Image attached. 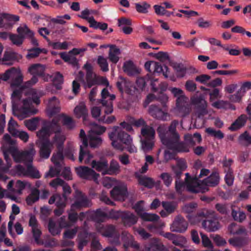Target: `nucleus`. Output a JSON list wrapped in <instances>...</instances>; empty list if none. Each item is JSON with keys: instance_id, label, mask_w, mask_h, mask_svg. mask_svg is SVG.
Returning a JSON list of instances; mask_svg holds the SVG:
<instances>
[{"instance_id": "nucleus-1", "label": "nucleus", "mask_w": 251, "mask_h": 251, "mask_svg": "<svg viewBox=\"0 0 251 251\" xmlns=\"http://www.w3.org/2000/svg\"><path fill=\"white\" fill-rule=\"evenodd\" d=\"M3 154L5 159L8 163L7 153H9L12 156L16 162H23L27 165L25 169L21 165H18L15 167V173L20 176H29L33 178H39L41 177L39 172L32 165L33 157L36 151L33 147L24 151H19L15 145V141L11 139V137L7 134L3 137Z\"/></svg>"}, {"instance_id": "nucleus-2", "label": "nucleus", "mask_w": 251, "mask_h": 251, "mask_svg": "<svg viewBox=\"0 0 251 251\" xmlns=\"http://www.w3.org/2000/svg\"><path fill=\"white\" fill-rule=\"evenodd\" d=\"M41 96V92L33 88L14 91L11 95L13 114L20 120L36 114L37 110L32 103L39 104Z\"/></svg>"}, {"instance_id": "nucleus-3", "label": "nucleus", "mask_w": 251, "mask_h": 251, "mask_svg": "<svg viewBox=\"0 0 251 251\" xmlns=\"http://www.w3.org/2000/svg\"><path fill=\"white\" fill-rule=\"evenodd\" d=\"M108 136L111 141V145L115 149L122 151L125 149L123 146L125 145L129 152H137V149L133 144L132 138L125 132L121 127L114 126L112 131L108 134Z\"/></svg>"}, {"instance_id": "nucleus-4", "label": "nucleus", "mask_w": 251, "mask_h": 251, "mask_svg": "<svg viewBox=\"0 0 251 251\" xmlns=\"http://www.w3.org/2000/svg\"><path fill=\"white\" fill-rule=\"evenodd\" d=\"M220 180L219 174L212 173L209 176L200 182L198 178L191 179L187 184V188L189 192L193 193H204L208 190V187H214L218 185Z\"/></svg>"}, {"instance_id": "nucleus-5", "label": "nucleus", "mask_w": 251, "mask_h": 251, "mask_svg": "<svg viewBox=\"0 0 251 251\" xmlns=\"http://www.w3.org/2000/svg\"><path fill=\"white\" fill-rule=\"evenodd\" d=\"M165 130L166 128L164 126L160 127L158 129L159 137L162 143L164 146L168 149L176 152H187L189 151L190 147L185 141V142H180V139H175L174 140H168L164 134Z\"/></svg>"}, {"instance_id": "nucleus-6", "label": "nucleus", "mask_w": 251, "mask_h": 251, "mask_svg": "<svg viewBox=\"0 0 251 251\" xmlns=\"http://www.w3.org/2000/svg\"><path fill=\"white\" fill-rule=\"evenodd\" d=\"M142 148L144 151L151 150L154 146L155 130L149 126H144L141 130Z\"/></svg>"}, {"instance_id": "nucleus-7", "label": "nucleus", "mask_w": 251, "mask_h": 251, "mask_svg": "<svg viewBox=\"0 0 251 251\" xmlns=\"http://www.w3.org/2000/svg\"><path fill=\"white\" fill-rule=\"evenodd\" d=\"M2 80L7 81L10 79L11 87L20 86L23 81L24 76L19 68L12 67L1 74Z\"/></svg>"}, {"instance_id": "nucleus-8", "label": "nucleus", "mask_w": 251, "mask_h": 251, "mask_svg": "<svg viewBox=\"0 0 251 251\" xmlns=\"http://www.w3.org/2000/svg\"><path fill=\"white\" fill-rule=\"evenodd\" d=\"M59 119L58 118H54L51 122L48 123L40 130L37 133V135L39 138L42 140L47 141L50 135L54 132L55 134H62L60 132V126L59 124ZM56 135H55V136Z\"/></svg>"}, {"instance_id": "nucleus-9", "label": "nucleus", "mask_w": 251, "mask_h": 251, "mask_svg": "<svg viewBox=\"0 0 251 251\" xmlns=\"http://www.w3.org/2000/svg\"><path fill=\"white\" fill-rule=\"evenodd\" d=\"M91 126V128L88 135L89 142L91 147L95 148L101 144L102 140L100 135L104 133L106 128L94 123Z\"/></svg>"}, {"instance_id": "nucleus-10", "label": "nucleus", "mask_w": 251, "mask_h": 251, "mask_svg": "<svg viewBox=\"0 0 251 251\" xmlns=\"http://www.w3.org/2000/svg\"><path fill=\"white\" fill-rule=\"evenodd\" d=\"M65 139L66 137L63 134H56L54 136L53 143L56 144L58 151L53 154L51 160L56 166H60L63 159V145Z\"/></svg>"}, {"instance_id": "nucleus-11", "label": "nucleus", "mask_w": 251, "mask_h": 251, "mask_svg": "<svg viewBox=\"0 0 251 251\" xmlns=\"http://www.w3.org/2000/svg\"><path fill=\"white\" fill-rule=\"evenodd\" d=\"M90 237L93 239L91 243V247L96 250H101L102 248L101 245L99 240L96 238V234L88 233L86 232L80 233L78 236V249L82 250L84 246L88 243Z\"/></svg>"}, {"instance_id": "nucleus-12", "label": "nucleus", "mask_w": 251, "mask_h": 251, "mask_svg": "<svg viewBox=\"0 0 251 251\" xmlns=\"http://www.w3.org/2000/svg\"><path fill=\"white\" fill-rule=\"evenodd\" d=\"M98 232L103 236L113 238L112 243L119 244V233L113 225L103 226L99 224L96 226Z\"/></svg>"}, {"instance_id": "nucleus-13", "label": "nucleus", "mask_w": 251, "mask_h": 251, "mask_svg": "<svg viewBox=\"0 0 251 251\" xmlns=\"http://www.w3.org/2000/svg\"><path fill=\"white\" fill-rule=\"evenodd\" d=\"M101 99L100 102L102 104V109L106 114H111L113 111L112 101L115 99V95L109 94L108 90L104 88L101 93Z\"/></svg>"}, {"instance_id": "nucleus-14", "label": "nucleus", "mask_w": 251, "mask_h": 251, "mask_svg": "<svg viewBox=\"0 0 251 251\" xmlns=\"http://www.w3.org/2000/svg\"><path fill=\"white\" fill-rule=\"evenodd\" d=\"M192 104L196 106L195 115L199 118H201L208 113L207 110V104L203 97L193 96L191 98Z\"/></svg>"}, {"instance_id": "nucleus-15", "label": "nucleus", "mask_w": 251, "mask_h": 251, "mask_svg": "<svg viewBox=\"0 0 251 251\" xmlns=\"http://www.w3.org/2000/svg\"><path fill=\"white\" fill-rule=\"evenodd\" d=\"M75 201L71 205L72 210H75L82 207H89L92 203L84 194L81 192L76 190L75 192Z\"/></svg>"}, {"instance_id": "nucleus-16", "label": "nucleus", "mask_w": 251, "mask_h": 251, "mask_svg": "<svg viewBox=\"0 0 251 251\" xmlns=\"http://www.w3.org/2000/svg\"><path fill=\"white\" fill-rule=\"evenodd\" d=\"M77 175L81 178L85 179H93L98 183L99 174L96 173L93 170L85 166H80L75 168Z\"/></svg>"}, {"instance_id": "nucleus-17", "label": "nucleus", "mask_w": 251, "mask_h": 251, "mask_svg": "<svg viewBox=\"0 0 251 251\" xmlns=\"http://www.w3.org/2000/svg\"><path fill=\"white\" fill-rule=\"evenodd\" d=\"M188 100L178 99L176 102V107L173 110L175 114L177 116L184 117L189 115L191 111V107L188 103Z\"/></svg>"}, {"instance_id": "nucleus-18", "label": "nucleus", "mask_w": 251, "mask_h": 251, "mask_svg": "<svg viewBox=\"0 0 251 251\" xmlns=\"http://www.w3.org/2000/svg\"><path fill=\"white\" fill-rule=\"evenodd\" d=\"M178 124V122L177 121L174 120L171 123V124L170 125L168 128L165 125H161L158 127L157 129V131L158 134L159 135V132L158 131L159 128L161 126H164L166 128L165 131L164 132V134L165 135L166 138L168 140H174L175 139H179V135L176 131V127Z\"/></svg>"}, {"instance_id": "nucleus-19", "label": "nucleus", "mask_w": 251, "mask_h": 251, "mask_svg": "<svg viewBox=\"0 0 251 251\" xmlns=\"http://www.w3.org/2000/svg\"><path fill=\"white\" fill-rule=\"evenodd\" d=\"M188 223L181 216H177L170 226L172 232L183 233L188 228Z\"/></svg>"}, {"instance_id": "nucleus-20", "label": "nucleus", "mask_w": 251, "mask_h": 251, "mask_svg": "<svg viewBox=\"0 0 251 251\" xmlns=\"http://www.w3.org/2000/svg\"><path fill=\"white\" fill-rule=\"evenodd\" d=\"M84 68L86 70V81H83V84L85 88H91L97 83V76L93 73L92 66L89 63H86Z\"/></svg>"}, {"instance_id": "nucleus-21", "label": "nucleus", "mask_w": 251, "mask_h": 251, "mask_svg": "<svg viewBox=\"0 0 251 251\" xmlns=\"http://www.w3.org/2000/svg\"><path fill=\"white\" fill-rule=\"evenodd\" d=\"M26 183V182L21 180H17L16 182L13 180H10L7 186V190L16 197V196L22 194V191L25 188Z\"/></svg>"}, {"instance_id": "nucleus-22", "label": "nucleus", "mask_w": 251, "mask_h": 251, "mask_svg": "<svg viewBox=\"0 0 251 251\" xmlns=\"http://www.w3.org/2000/svg\"><path fill=\"white\" fill-rule=\"evenodd\" d=\"M111 197L116 201H124L127 196L126 187L121 185L115 187L110 192Z\"/></svg>"}, {"instance_id": "nucleus-23", "label": "nucleus", "mask_w": 251, "mask_h": 251, "mask_svg": "<svg viewBox=\"0 0 251 251\" xmlns=\"http://www.w3.org/2000/svg\"><path fill=\"white\" fill-rule=\"evenodd\" d=\"M47 113L50 116L57 114L60 110V103L58 100L55 97L49 100L47 104Z\"/></svg>"}, {"instance_id": "nucleus-24", "label": "nucleus", "mask_w": 251, "mask_h": 251, "mask_svg": "<svg viewBox=\"0 0 251 251\" xmlns=\"http://www.w3.org/2000/svg\"><path fill=\"white\" fill-rule=\"evenodd\" d=\"M29 225L31 227L33 236L36 243H42L40 241V237L41 235V231L39 228L37 221L34 215H31L30 217Z\"/></svg>"}, {"instance_id": "nucleus-25", "label": "nucleus", "mask_w": 251, "mask_h": 251, "mask_svg": "<svg viewBox=\"0 0 251 251\" xmlns=\"http://www.w3.org/2000/svg\"><path fill=\"white\" fill-rule=\"evenodd\" d=\"M52 149V142L49 140L43 141L40 146L39 154L40 157L43 159L48 158Z\"/></svg>"}, {"instance_id": "nucleus-26", "label": "nucleus", "mask_w": 251, "mask_h": 251, "mask_svg": "<svg viewBox=\"0 0 251 251\" xmlns=\"http://www.w3.org/2000/svg\"><path fill=\"white\" fill-rule=\"evenodd\" d=\"M232 162L231 160H228L227 161H225L223 163V166L226 173L225 179L226 183L228 186L233 185L234 179L233 171L230 168Z\"/></svg>"}, {"instance_id": "nucleus-27", "label": "nucleus", "mask_w": 251, "mask_h": 251, "mask_svg": "<svg viewBox=\"0 0 251 251\" xmlns=\"http://www.w3.org/2000/svg\"><path fill=\"white\" fill-rule=\"evenodd\" d=\"M202 227L208 232H214L220 228V225L216 218L203 220L201 223Z\"/></svg>"}, {"instance_id": "nucleus-28", "label": "nucleus", "mask_w": 251, "mask_h": 251, "mask_svg": "<svg viewBox=\"0 0 251 251\" xmlns=\"http://www.w3.org/2000/svg\"><path fill=\"white\" fill-rule=\"evenodd\" d=\"M17 32L19 34L25 36V38H29L31 39L32 44L34 46H38V41L34 38V33L31 31L26 25L21 26L17 28Z\"/></svg>"}, {"instance_id": "nucleus-29", "label": "nucleus", "mask_w": 251, "mask_h": 251, "mask_svg": "<svg viewBox=\"0 0 251 251\" xmlns=\"http://www.w3.org/2000/svg\"><path fill=\"white\" fill-rule=\"evenodd\" d=\"M74 113L76 118H82L84 121H85L88 114L85 103L84 102L79 103L74 108Z\"/></svg>"}, {"instance_id": "nucleus-30", "label": "nucleus", "mask_w": 251, "mask_h": 251, "mask_svg": "<svg viewBox=\"0 0 251 251\" xmlns=\"http://www.w3.org/2000/svg\"><path fill=\"white\" fill-rule=\"evenodd\" d=\"M146 251H164L165 246L157 238H153L149 245L145 247Z\"/></svg>"}, {"instance_id": "nucleus-31", "label": "nucleus", "mask_w": 251, "mask_h": 251, "mask_svg": "<svg viewBox=\"0 0 251 251\" xmlns=\"http://www.w3.org/2000/svg\"><path fill=\"white\" fill-rule=\"evenodd\" d=\"M122 220L125 226H131L137 223L138 217L130 212H124L122 216Z\"/></svg>"}, {"instance_id": "nucleus-32", "label": "nucleus", "mask_w": 251, "mask_h": 251, "mask_svg": "<svg viewBox=\"0 0 251 251\" xmlns=\"http://www.w3.org/2000/svg\"><path fill=\"white\" fill-rule=\"evenodd\" d=\"M93 158V155L88 151L87 147L85 148L82 145H80L79 161L80 163L83 162L85 164H89Z\"/></svg>"}, {"instance_id": "nucleus-33", "label": "nucleus", "mask_w": 251, "mask_h": 251, "mask_svg": "<svg viewBox=\"0 0 251 251\" xmlns=\"http://www.w3.org/2000/svg\"><path fill=\"white\" fill-rule=\"evenodd\" d=\"M107 217L108 213L100 209L90 212V219L97 223L103 222Z\"/></svg>"}, {"instance_id": "nucleus-34", "label": "nucleus", "mask_w": 251, "mask_h": 251, "mask_svg": "<svg viewBox=\"0 0 251 251\" xmlns=\"http://www.w3.org/2000/svg\"><path fill=\"white\" fill-rule=\"evenodd\" d=\"M248 118L246 115H240L228 127V129L232 131L237 130L243 127L247 121Z\"/></svg>"}, {"instance_id": "nucleus-35", "label": "nucleus", "mask_w": 251, "mask_h": 251, "mask_svg": "<svg viewBox=\"0 0 251 251\" xmlns=\"http://www.w3.org/2000/svg\"><path fill=\"white\" fill-rule=\"evenodd\" d=\"M185 141L188 144L190 148L193 147L197 144H199L201 141V137L200 134L195 133L192 135L187 134L184 136Z\"/></svg>"}, {"instance_id": "nucleus-36", "label": "nucleus", "mask_w": 251, "mask_h": 251, "mask_svg": "<svg viewBox=\"0 0 251 251\" xmlns=\"http://www.w3.org/2000/svg\"><path fill=\"white\" fill-rule=\"evenodd\" d=\"M110 49L108 53V59L114 64H116L119 60L121 50L115 45H109Z\"/></svg>"}, {"instance_id": "nucleus-37", "label": "nucleus", "mask_w": 251, "mask_h": 251, "mask_svg": "<svg viewBox=\"0 0 251 251\" xmlns=\"http://www.w3.org/2000/svg\"><path fill=\"white\" fill-rule=\"evenodd\" d=\"M66 200V196L63 195V196L61 197L60 195L55 194L50 198L49 203L51 204L55 202V204L57 207H65Z\"/></svg>"}, {"instance_id": "nucleus-38", "label": "nucleus", "mask_w": 251, "mask_h": 251, "mask_svg": "<svg viewBox=\"0 0 251 251\" xmlns=\"http://www.w3.org/2000/svg\"><path fill=\"white\" fill-rule=\"evenodd\" d=\"M45 70V66L40 64H34L29 67L28 72L32 75H42Z\"/></svg>"}, {"instance_id": "nucleus-39", "label": "nucleus", "mask_w": 251, "mask_h": 251, "mask_svg": "<svg viewBox=\"0 0 251 251\" xmlns=\"http://www.w3.org/2000/svg\"><path fill=\"white\" fill-rule=\"evenodd\" d=\"M91 166L98 172H101L103 175H106L105 172L107 170L108 162L105 160H102L100 161L92 160Z\"/></svg>"}, {"instance_id": "nucleus-40", "label": "nucleus", "mask_w": 251, "mask_h": 251, "mask_svg": "<svg viewBox=\"0 0 251 251\" xmlns=\"http://www.w3.org/2000/svg\"><path fill=\"white\" fill-rule=\"evenodd\" d=\"M123 70L129 75H133L139 73L137 69L131 61H127L124 63Z\"/></svg>"}, {"instance_id": "nucleus-41", "label": "nucleus", "mask_w": 251, "mask_h": 251, "mask_svg": "<svg viewBox=\"0 0 251 251\" xmlns=\"http://www.w3.org/2000/svg\"><path fill=\"white\" fill-rule=\"evenodd\" d=\"M228 242L233 247H242L248 243L249 239L246 237H233L229 239Z\"/></svg>"}, {"instance_id": "nucleus-42", "label": "nucleus", "mask_w": 251, "mask_h": 251, "mask_svg": "<svg viewBox=\"0 0 251 251\" xmlns=\"http://www.w3.org/2000/svg\"><path fill=\"white\" fill-rule=\"evenodd\" d=\"M120 172V165L118 162L115 160H112L110 163V166H107V170L105 173L108 175H117Z\"/></svg>"}, {"instance_id": "nucleus-43", "label": "nucleus", "mask_w": 251, "mask_h": 251, "mask_svg": "<svg viewBox=\"0 0 251 251\" xmlns=\"http://www.w3.org/2000/svg\"><path fill=\"white\" fill-rule=\"evenodd\" d=\"M169 90L173 96L176 98V102L178 101V99H183L184 100H188V98L185 95L183 91L179 88L171 87Z\"/></svg>"}, {"instance_id": "nucleus-44", "label": "nucleus", "mask_w": 251, "mask_h": 251, "mask_svg": "<svg viewBox=\"0 0 251 251\" xmlns=\"http://www.w3.org/2000/svg\"><path fill=\"white\" fill-rule=\"evenodd\" d=\"M60 57L65 62L71 64L74 66H76L77 65V60L76 57L69 52L68 53L62 52L60 53Z\"/></svg>"}, {"instance_id": "nucleus-45", "label": "nucleus", "mask_w": 251, "mask_h": 251, "mask_svg": "<svg viewBox=\"0 0 251 251\" xmlns=\"http://www.w3.org/2000/svg\"><path fill=\"white\" fill-rule=\"evenodd\" d=\"M228 230L232 234H247L246 229L243 227H238L235 223H232L228 226Z\"/></svg>"}, {"instance_id": "nucleus-46", "label": "nucleus", "mask_w": 251, "mask_h": 251, "mask_svg": "<svg viewBox=\"0 0 251 251\" xmlns=\"http://www.w3.org/2000/svg\"><path fill=\"white\" fill-rule=\"evenodd\" d=\"M153 73H162L165 78L168 77V68L164 65L162 66L160 63L155 62V64L153 67Z\"/></svg>"}, {"instance_id": "nucleus-47", "label": "nucleus", "mask_w": 251, "mask_h": 251, "mask_svg": "<svg viewBox=\"0 0 251 251\" xmlns=\"http://www.w3.org/2000/svg\"><path fill=\"white\" fill-rule=\"evenodd\" d=\"M187 168V164L185 160L179 159L177 160V164L176 167H173V171L176 175L178 176L181 171H184Z\"/></svg>"}, {"instance_id": "nucleus-48", "label": "nucleus", "mask_w": 251, "mask_h": 251, "mask_svg": "<svg viewBox=\"0 0 251 251\" xmlns=\"http://www.w3.org/2000/svg\"><path fill=\"white\" fill-rule=\"evenodd\" d=\"M212 106L217 109H226L228 108H232L235 109V107H232L230 104L227 101L223 100H219L213 102L211 104Z\"/></svg>"}, {"instance_id": "nucleus-49", "label": "nucleus", "mask_w": 251, "mask_h": 251, "mask_svg": "<svg viewBox=\"0 0 251 251\" xmlns=\"http://www.w3.org/2000/svg\"><path fill=\"white\" fill-rule=\"evenodd\" d=\"M50 232L53 236L59 234L61 229L52 219H50L48 225Z\"/></svg>"}, {"instance_id": "nucleus-50", "label": "nucleus", "mask_w": 251, "mask_h": 251, "mask_svg": "<svg viewBox=\"0 0 251 251\" xmlns=\"http://www.w3.org/2000/svg\"><path fill=\"white\" fill-rule=\"evenodd\" d=\"M39 196V191L37 189H33L31 193L27 197L26 202L28 205H31L38 200Z\"/></svg>"}, {"instance_id": "nucleus-51", "label": "nucleus", "mask_w": 251, "mask_h": 251, "mask_svg": "<svg viewBox=\"0 0 251 251\" xmlns=\"http://www.w3.org/2000/svg\"><path fill=\"white\" fill-rule=\"evenodd\" d=\"M22 56L13 51H6L4 54L3 61L18 60L22 58Z\"/></svg>"}, {"instance_id": "nucleus-52", "label": "nucleus", "mask_w": 251, "mask_h": 251, "mask_svg": "<svg viewBox=\"0 0 251 251\" xmlns=\"http://www.w3.org/2000/svg\"><path fill=\"white\" fill-rule=\"evenodd\" d=\"M174 69L177 77L182 78L186 74L187 69L183 65L177 64L174 66Z\"/></svg>"}, {"instance_id": "nucleus-53", "label": "nucleus", "mask_w": 251, "mask_h": 251, "mask_svg": "<svg viewBox=\"0 0 251 251\" xmlns=\"http://www.w3.org/2000/svg\"><path fill=\"white\" fill-rule=\"evenodd\" d=\"M41 52L47 53V50L45 49H41L39 48H34L28 50V53L26 55V58L27 59L35 58L37 57Z\"/></svg>"}, {"instance_id": "nucleus-54", "label": "nucleus", "mask_w": 251, "mask_h": 251, "mask_svg": "<svg viewBox=\"0 0 251 251\" xmlns=\"http://www.w3.org/2000/svg\"><path fill=\"white\" fill-rule=\"evenodd\" d=\"M186 176L185 184H184L179 180L176 181V191L178 193H180L182 192V188H183L185 186H186L187 190L189 191L187 188V184L191 181V179H193L194 178H190L188 173L186 174Z\"/></svg>"}, {"instance_id": "nucleus-55", "label": "nucleus", "mask_w": 251, "mask_h": 251, "mask_svg": "<svg viewBox=\"0 0 251 251\" xmlns=\"http://www.w3.org/2000/svg\"><path fill=\"white\" fill-rule=\"evenodd\" d=\"M135 8L137 11L141 13H147L151 5L146 2L143 1L141 3H136L135 4Z\"/></svg>"}, {"instance_id": "nucleus-56", "label": "nucleus", "mask_w": 251, "mask_h": 251, "mask_svg": "<svg viewBox=\"0 0 251 251\" xmlns=\"http://www.w3.org/2000/svg\"><path fill=\"white\" fill-rule=\"evenodd\" d=\"M138 182L140 185L148 188H151L154 185L153 180L149 177L138 176Z\"/></svg>"}, {"instance_id": "nucleus-57", "label": "nucleus", "mask_w": 251, "mask_h": 251, "mask_svg": "<svg viewBox=\"0 0 251 251\" xmlns=\"http://www.w3.org/2000/svg\"><path fill=\"white\" fill-rule=\"evenodd\" d=\"M238 140L242 144L250 145L251 144V135H250L247 131H245L239 136Z\"/></svg>"}, {"instance_id": "nucleus-58", "label": "nucleus", "mask_w": 251, "mask_h": 251, "mask_svg": "<svg viewBox=\"0 0 251 251\" xmlns=\"http://www.w3.org/2000/svg\"><path fill=\"white\" fill-rule=\"evenodd\" d=\"M151 110V115L154 118L159 119L163 121L167 120V117L169 116L168 113L167 112L163 111L161 109L158 110V113H155Z\"/></svg>"}, {"instance_id": "nucleus-59", "label": "nucleus", "mask_w": 251, "mask_h": 251, "mask_svg": "<svg viewBox=\"0 0 251 251\" xmlns=\"http://www.w3.org/2000/svg\"><path fill=\"white\" fill-rule=\"evenodd\" d=\"M162 206L168 214L174 212L176 208L177 204L175 202L163 201Z\"/></svg>"}, {"instance_id": "nucleus-60", "label": "nucleus", "mask_w": 251, "mask_h": 251, "mask_svg": "<svg viewBox=\"0 0 251 251\" xmlns=\"http://www.w3.org/2000/svg\"><path fill=\"white\" fill-rule=\"evenodd\" d=\"M18 127V125L17 122L11 118L8 122V130L12 136L17 133V131H18L17 129Z\"/></svg>"}, {"instance_id": "nucleus-61", "label": "nucleus", "mask_w": 251, "mask_h": 251, "mask_svg": "<svg viewBox=\"0 0 251 251\" xmlns=\"http://www.w3.org/2000/svg\"><path fill=\"white\" fill-rule=\"evenodd\" d=\"M51 81L57 88H59V85L63 82V75L60 73L56 72L52 75Z\"/></svg>"}, {"instance_id": "nucleus-62", "label": "nucleus", "mask_w": 251, "mask_h": 251, "mask_svg": "<svg viewBox=\"0 0 251 251\" xmlns=\"http://www.w3.org/2000/svg\"><path fill=\"white\" fill-rule=\"evenodd\" d=\"M5 22L7 25V28L11 27L13 24V22L18 21L19 17L16 15L3 14Z\"/></svg>"}, {"instance_id": "nucleus-63", "label": "nucleus", "mask_w": 251, "mask_h": 251, "mask_svg": "<svg viewBox=\"0 0 251 251\" xmlns=\"http://www.w3.org/2000/svg\"><path fill=\"white\" fill-rule=\"evenodd\" d=\"M172 243L176 246L184 247L187 243V239L183 236L176 235Z\"/></svg>"}, {"instance_id": "nucleus-64", "label": "nucleus", "mask_w": 251, "mask_h": 251, "mask_svg": "<svg viewBox=\"0 0 251 251\" xmlns=\"http://www.w3.org/2000/svg\"><path fill=\"white\" fill-rule=\"evenodd\" d=\"M231 215L235 221L242 222L246 218V214L244 212L240 211L232 210Z\"/></svg>"}]
</instances>
